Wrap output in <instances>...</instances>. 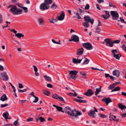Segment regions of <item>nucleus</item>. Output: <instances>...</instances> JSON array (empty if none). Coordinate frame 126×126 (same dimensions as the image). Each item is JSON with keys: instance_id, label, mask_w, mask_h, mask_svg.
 Segmentation results:
<instances>
[{"instance_id": "1", "label": "nucleus", "mask_w": 126, "mask_h": 126, "mask_svg": "<svg viewBox=\"0 0 126 126\" xmlns=\"http://www.w3.org/2000/svg\"><path fill=\"white\" fill-rule=\"evenodd\" d=\"M10 11L13 13L14 15H18L22 13L23 11L22 9L17 8V7L15 5L11 8Z\"/></svg>"}, {"instance_id": "2", "label": "nucleus", "mask_w": 126, "mask_h": 126, "mask_svg": "<svg viewBox=\"0 0 126 126\" xmlns=\"http://www.w3.org/2000/svg\"><path fill=\"white\" fill-rule=\"evenodd\" d=\"M69 74L70 75V78L75 80L76 79L77 77L76 75L78 72L75 71H69Z\"/></svg>"}, {"instance_id": "3", "label": "nucleus", "mask_w": 126, "mask_h": 126, "mask_svg": "<svg viewBox=\"0 0 126 126\" xmlns=\"http://www.w3.org/2000/svg\"><path fill=\"white\" fill-rule=\"evenodd\" d=\"M82 45L84 47L88 50H90L93 48L92 46L89 43H84L82 44Z\"/></svg>"}, {"instance_id": "4", "label": "nucleus", "mask_w": 126, "mask_h": 126, "mask_svg": "<svg viewBox=\"0 0 126 126\" xmlns=\"http://www.w3.org/2000/svg\"><path fill=\"white\" fill-rule=\"evenodd\" d=\"M94 111L90 110L89 112H88V114L89 116H92L93 118H94L95 117V115L96 114V113L95 112H98L97 110L95 107H94Z\"/></svg>"}, {"instance_id": "5", "label": "nucleus", "mask_w": 126, "mask_h": 126, "mask_svg": "<svg viewBox=\"0 0 126 126\" xmlns=\"http://www.w3.org/2000/svg\"><path fill=\"white\" fill-rule=\"evenodd\" d=\"M49 7V5L46 4L45 2L42 3L40 6V9L43 10L48 9Z\"/></svg>"}, {"instance_id": "6", "label": "nucleus", "mask_w": 126, "mask_h": 126, "mask_svg": "<svg viewBox=\"0 0 126 126\" xmlns=\"http://www.w3.org/2000/svg\"><path fill=\"white\" fill-rule=\"evenodd\" d=\"M111 15L113 19L117 20L119 17V14L116 11H111L110 12Z\"/></svg>"}, {"instance_id": "7", "label": "nucleus", "mask_w": 126, "mask_h": 126, "mask_svg": "<svg viewBox=\"0 0 126 126\" xmlns=\"http://www.w3.org/2000/svg\"><path fill=\"white\" fill-rule=\"evenodd\" d=\"M1 78L3 81L7 80L8 79V77L6 72H3L0 74Z\"/></svg>"}, {"instance_id": "8", "label": "nucleus", "mask_w": 126, "mask_h": 126, "mask_svg": "<svg viewBox=\"0 0 126 126\" xmlns=\"http://www.w3.org/2000/svg\"><path fill=\"white\" fill-rule=\"evenodd\" d=\"M85 20L88 23L90 22L91 24H93L94 20L93 18L91 19L90 17L88 16H85L84 17Z\"/></svg>"}, {"instance_id": "9", "label": "nucleus", "mask_w": 126, "mask_h": 126, "mask_svg": "<svg viewBox=\"0 0 126 126\" xmlns=\"http://www.w3.org/2000/svg\"><path fill=\"white\" fill-rule=\"evenodd\" d=\"M104 41L106 43V45L107 46H108V45H109V46L110 47H112L113 46V44H112V42L110 40V38H106L104 40Z\"/></svg>"}, {"instance_id": "10", "label": "nucleus", "mask_w": 126, "mask_h": 126, "mask_svg": "<svg viewBox=\"0 0 126 126\" xmlns=\"http://www.w3.org/2000/svg\"><path fill=\"white\" fill-rule=\"evenodd\" d=\"M65 15L64 13L62 12L61 15L58 16L57 17L58 20L60 21H62L64 19Z\"/></svg>"}, {"instance_id": "11", "label": "nucleus", "mask_w": 126, "mask_h": 126, "mask_svg": "<svg viewBox=\"0 0 126 126\" xmlns=\"http://www.w3.org/2000/svg\"><path fill=\"white\" fill-rule=\"evenodd\" d=\"M94 93L91 89H89L87 92L84 93V94L87 96H91Z\"/></svg>"}, {"instance_id": "12", "label": "nucleus", "mask_w": 126, "mask_h": 126, "mask_svg": "<svg viewBox=\"0 0 126 126\" xmlns=\"http://www.w3.org/2000/svg\"><path fill=\"white\" fill-rule=\"evenodd\" d=\"M84 49L82 48L78 49L76 54L79 55H82L83 53Z\"/></svg>"}, {"instance_id": "13", "label": "nucleus", "mask_w": 126, "mask_h": 126, "mask_svg": "<svg viewBox=\"0 0 126 126\" xmlns=\"http://www.w3.org/2000/svg\"><path fill=\"white\" fill-rule=\"evenodd\" d=\"M120 73L119 70H115L112 72V74L114 76H116L117 77L119 76Z\"/></svg>"}, {"instance_id": "14", "label": "nucleus", "mask_w": 126, "mask_h": 126, "mask_svg": "<svg viewBox=\"0 0 126 126\" xmlns=\"http://www.w3.org/2000/svg\"><path fill=\"white\" fill-rule=\"evenodd\" d=\"M102 101L106 103L107 105L109 103L111 102L112 101L111 100L110 97H108L105 99H102Z\"/></svg>"}, {"instance_id": "15", "label": "nucleus", "mask_w": 126, "mask_h": 126, "mask_svg": "<svg viewBox=\"0 0 126 126\" xmlns=\"http://www.w3.org/2000/svg\"><path fill=\"white\" fill-rule=\"evenodd\" d=\"M72 36L73 40V41L76 42H78L79 41V37L77 35H73Z\"/></svg>"}, {"instance_id": "16", "label": "nucleus", "mask_w": 126, "mask_h": 126, "mask_svg": "<svg viewBox=\"0 0 126 126\" xmlns=\"http://www.w3.org/2000/svg\"><path fill=\"white\" fill-rule=\"evenodd\" d=\"M38 24L39 25L42 26L44 25V21L43 18H39L38 19Z\"/></svg>"}, {"instance_id": "17", "label": "nucleus", "mask_w": 126, "mask_h": 126, "mask_svg": "<svg viewBox=\"0 0 126 126\" xmlns=\"http://www.w3.org/2000/svg\"><path fill=\"white\" fill-rule=\"evenodd\" d=\"M64 110L66 113L68 114L69 115L72 111L70 107H66L64 109Z\"/></svg>"}, {"instance_id": "18", "label": "nucleus", "mask_w": 126, "mask_h": 126, "mask_svg": "<svg viewBox=\"0 0 126 126\" xmlns=\"http://www.w3.org/2000/svg\"><path fill=\"white\" fill-rule=\"evenodd\" d=\"M70 116L73 117H77L76 110L74 109L72 110L69 114Z\"/></svg>"}, {"instance_id": "19", "label": "nucleus", "mask_w": 126, "mask_h": 126, "mask_svg": "<svg viewBox=\"0 0 126 126\" xmlns=\"http://www.w3.org/2000/svg\"><path fill=\"white\" fill-rule=\"evenodd\" d=\"M105 12L106 13V17H105V16H104V15H102L101 16V17H103L104 19H107L110 16V15L109 14V12L108 11H105Z\"/></svg>"}, {"instance_id": "20", "label": "nucleus", "mask_w": 126, "mask_h": 126, "mask_svg": "<svg viewBox=\"0 0 126 126\" xmlns=\"http://www.w3.org/2000/svg\"><path fill=\"white\" fill-rule=\"evenodd\" d=\"M53 106L56 108L58 111H61L63 113L64 112V111L62 110L63 108L62 107L56 106L55 105H53Z\"/></svg>"}, {"instance_id": "21", "label": "nucleus", "mask_w": 126, "mask_h": 126, "mask_svg": "<svg viewBox=\"0 0 126 126\" xmlns=\"http://www.w3.org/2000/svg\"><path fill=\"white\" fill-rule=\"evenodd\" d=\"M8 99L7 96L5 94H3L1 96L0 100L2 101H4Z\"/></svg>"}, {"instance_id": "22", "label": "nucleus", "mask_w": 126, "mask_h": 126, "mask_svg": "<svg viewBox=\"0 0 126 126\" xmlns=\"http://www.w3.org/2000/svg\"><path fill=\"white\" fill-rule=\"evenodd\" d=\"M74 101L79 103H85L86 102V101L84 100L78 99L76 98H74Z\"/></svg>"}, {"instance_id": "23", "label": "nucleus", "mask_w": 126, "mask_h": 126, "mask_svg": "<svg viewBox=\"0 0 126 126\" xmlns=\"http://www.w3.org/2000/svg\"><path fill=\"white\" fill-rule=\"evenodd\" d=\"M39 120L40 121V122H42L43 121H46L45 119L43 117H40L36 119V121L37 122Z\"/></svg>"}, {"instance_id": "24", "label": "nucleus", "mask_w": 126, "mask_h": 126, "mask_svg": "<svg viewBox=\"0 0 126 126\" xmlns=\"http://www.w3.org/2000/svg\"><path fill=\"white\" fill-rule=\"evenodd\" d=\"M118 106L121 110L124 109L126 108V106L121 103H119L118 104Z\"/></svg>"}, {"instance_id": "25", "label": "nucleus", "mask_w": 126, "mask_h": 126, "mask_svg": "<svg viewBox=\"0 0 126 126\" xmlns=\"http://www.w3.org/2000/svg\"><path fill=\"white\" fill-rule=\"evenodd\" d=\"M3 116L6 120H7V117L9 115V113L8 112H5L2 114Z\"/></svg>"}, {"instance_id": "26", "label": "nucleus", "mask_w": 126, "mask_h": 126, "mask_svg": "<svg viewBox=\"0 0 126 126\" xmlns=\"http://www.w3.org/2000/svg\"><path fill=\"white\" fill-rule=\"evenodd\" d=\"M80 74L82 75L81 77L84 79L86 78V73H85V72L83 71H80Z\"/></svg>"}, {"instance_id": "27", "label": "nucleus", "mask_w": 126, "mask_h": 126, "mask_svg": "<svg viewBox=\"0 0 126 126\" xmlns=\"http://www.w3.org/2000/svg\"><path fill=\"white\" fill-rule=\"evenodd\" d=\"M15 36L20 38L21 37H23L24 36V35L22 33H18L16 34Z\"/></svg>"}, {"instance_id": "28", "label": "nucleus", "mask_w": 126, "mask_h": 126, "mask_svg": "<svg viewBox=\"0 0 126 126\" xmlns=\"http://www.w3.org/2000/svg\"><path fill=\"white\" fill-rule=\"evenodd\" d=\"M101 86L99 88H96V92L95 93V95L96 96H97L98 94L101 91Z\"/></svg>"}, {"instance_id": "29", "label": "nucleus", "mask_w": 126, "mask_h": 126, "mask_svg": "<svg viewBox=\"0 0 126 126\" xmlns=\"http://www.w3.org/2000/svg\"><path fill=\"white\" fill-rule=\"evenodd\" d=\"M43 77L44 79L47 81H51V78L48 76L45 75Z\"/></svg>"}, {"instance_id": "30", "label": "nucleus", "mask_w": 126, "mask_h": 126, "mask_svg": "<svg viewBox=\"0 0 126 126\" xmlns=\"http://www.w3.org/2000/svg\"><path fill=\"white\" fill-rule=\"evenodd\" d=\"M44 2L46 4L49 5L52 3V0H45Z\"/></svg>"}, {"instance_id": "31", "label": "nucleus", "mask_w": 126, "mask_h": 126, "mask_svg": "<svg viewBox=\"0 0 126 126\" xmlns=\"http://www.w3.org/2000/svg\"><path fill=\"white\" fill-rule=\"evenodd\" d=\"M43 92L44 94L46 95L49 96L50 94L49 92L47 90L43 91Z\"/></svg>"}, {"instance_id": "32", "label": "nucleus", "mask_w": 126, "mask_h": 126, "mask_svg": "<svg viewBox=\"0 0 126 126\" xmlns=\"http://www.w3.org/2000/svg\"><path fill=\"white\" fill-rule=\"evenodd\" d=\"M89 60L87 58H86L83 62L82 63L83 65L84 64H87L89 62Z\"/></svg>"}, {"instance_id": "33", "label": "nucleus", "mask_w": 126, "mask_h": 126, "mask_svg": "<svg viewBox=\"0 0 126 126\" xmlns=\"http://www.w3.org/2000/svg\"><path fill=\"white\" fill-rule=\"evenodd\" d=\"M120 88L119 87H116L111 91V92H113L119 91H120Z\"/></svg>"}, {"instance_id": "34", "label": "nucleus", "mask_w": 126, "mask_h": 126, "mask_svg": "<svg viewBox=\"0 0 126 126\" xmlns=\"http://www.w3.org/2000/svg\"><path fill=\"white\" fill-rule=\"evenodd\" d=\"M83 25L86 28L89 27V25L88 23L87 22H84L82 23Z\"/></svg>"}, {"instance_id": "35", "label": "nucleus", "mask_w": 126, "mask_h": 126, "mask_svg": "<svg viewBox=\"0 0 126 126\" xmlns=\"http://www.w3.org/2000/svg\"><path fill=\"white\" fill-rule=\"evenodd\" d=\"M121 56V55L120 54H117L113 57L115 58L116 59L119 60Z\"/></svg>"}, {"instance_id": "36", "label": "nucleus", "mask_w": 126, "mask_h": 126, "mask_svg": "<svg viewBox=\"0 0 126 126\" xmlns=\"http://www.w3.org/2000/svg\"><path fill=\"white\" fill-rule=\"evenodd\" d=\"M111 52L113 54V56L117 53V51L116 49L112 50L111 51Z\"/></svg>"}, {"instance_id": "37", "label": "nucleus", "mask_w": 126, "mask_h": 126, "mask_svg": "<svg viewBox=\"0 0 126 126\" xmlns=\"http://www.w3.org/2000/svg\"><path fill=\"white\" fill-rule=\"evenodd\" d=\"M57 6L56 4L55 3H53L51 7V8H53L54 9H56L57 7Z\"/></svg>"}, {"instance_id": "38", "label": "nucleus", "mask_w": 126, "mask_h": 126, "mask_svg": "<svg viewBox=\"0 0 126 126\" xmlns=\"http://www.w3.org/2000/svg\"><path fill=\"white\" fill-rule=\"evenodd\" d=\"M13 124L15 126H17L19 124V123L18 122V119L15 121L14 123Z\"/></svg>"}, {"instance_id": "39", "label": "nucleus", "mask_w": 126, "mask_h": 126, "mask_svg": "<svg viewBox=\"0 0 126 126\" xmlns=\"http://www.w3.org/2000/svg\"><path fill=\"white\" fill-rule=\"evenodd\" d=\"M16 4L19 8H22L23 7V5L21 3H18Z\"/></svg>"}, {"instance_id": "40", "label": "nucleus", "mask_w": 126, "mask_h": 126, "mask_svg": "<svg viewBox=\"0 0 126 126\" xmlns=\"http://www.w3.org/2000/svg\"><path fill=\"white\" fill-rule=\"evenodd\" d=\"M99 116L102 118H106L107 116L101 113H100L98 114Z\"/></svg>"}, {"instance_id": "41", "label": "nucleus", "mask_w": 126, "mask_h": 126, "mask_svg": "<svg viewBox=\"0 0 126 126\" xmlns=\"http://www.w3.org/2000/svg\"><path fill=\"white\" fill-rule=\"evenodd\" d=\"M58 96L56 94H55L53 95L52 97L53 98L56 99L57 100Z\"/></svg>"}, {"instance_id": "42", "label": "nucleus", "mask_w": 126, "mask_h": 126, "mask_svg": "<svg viewBox=\"0 0 126 126\" xmlns=\"http://www.w3.org/2000/svg\"><path fill=\"white\" fill-rule=\"evenodd\" d=\"M57 100H59L63 102H65V101L63 98L60 96H58Z\"/></svg>"}, {"instance_id": "43", "label": "nucleus", "mask_w": 126, "mask_h": 126, "mask_svg": "<svg viewBox=\"0 0 126 126\" xmlns=\"http://www.w3.org/2000/svg\"><path fill=\"white\" fill-rule=\"evenodd\" d=\"M28 90V89H26L23 90L18 89V91L21 93H23L26 91Z\"/></svg>"}, {"instance_id": "44", "label": "nucleus", "mask_w": 126, "mask_h": 126, "mask_svg": "<svg viewBox=\"0 0 126 126\" xmlns=\"http://www.w3.org/2000/svg\"><path fill=\"white\" fill-rule=\"evenodd\" d=\"M120 42V41L119 40H116L114 41L113 42H112V44H118Z\"/></svg>"}, {"instance_id": "45", "label": "nucleus", "mask_w": 126, "mask_h": 126, "mask_svg": "<svg viewBox=\"0 0 126 126\" xmlns=\"http://www.w3.org/2000/svg\"><path fill=\"white\" fill-rule=\"evenodd\" d=\"M73 62L75 64L77 63V59L73 58L72 60Z\"/></svg>"}, {"instance_id": "46", "label": "nucleus", "mask_w": 126, "mask_h": 126, "mask_svg": "<svg viewBox=\"0 0 126 126\" xmlns=\"http://www.w3.org/2000/svg\"><path fill=\"white\" fill-rule=\"evenodd\" d=\"M35 98L34 100L33 101V103H36L37 102L38 100V98L35 96L34 97Z\"/></svg>"}, {"instance_id": "47", "label": "nucleus", "mask_w": 126, "mask_h": 126, "mask_svg": "<svg viewBox=\"0 0 126 126\" xmlns=\"http://www.w3.org/2000/svg\"><path fill=\"white\" fill-rule=\"evenodd\" d=\"M24 11V12L25 13H27L28 12L27 10L28 8L26 7H23L22 8Z\"/></svg>"}, {"instance_id": "48", "label": "nucleus", "mask_w": 126, "mask_h": 126, "mask_svg": "<svg viewBox=\"0 0 126 126\" xmlns=\"http://www.w3.org/2000/svg\"><path fill=\"white\" fill-rule=\"evenodd\" d=\"M114 87H115L112 84L109 85L108 87V88L109 89H111L114 88Z\"/></svg>"}, {"instance_id": "49", "label": "nucleus", "mask_w": 126, "mask_h": 126, "mask_svg": "<svg viewBox=\"0 0 126 126\" xmlns=\"http://www.w3.org/2000/svg\"><path fill=\"white\" fill-rule=\"evenodd\" d=\"M100 31V29L98 28V27H97L96 28V32H97L98 33H99V32Z\"/></svg>"}, {"instance_id": "50", "label": "nucleus", "mask_w": 126, "mask_h": 126, "mask_svg": "<svg viewBox=\"0 0 126 126\" xmlns=\"http://www.w3.org/2000/svg\"><path fill=\"white\" fill-rule=\"evenodd\" d=\"M83 59V57L81 59H77V63H81V61H82Z\"/></svg>"}, {"instance_id": "51", "label": "nucleus", "mask_w": 126, "mask_h": 126, "mask_svg": "<svg viewBox=\"0 0 126 126\" xmlns=\"http://www.w3.org/2000/svg\"><path fill=\"white\" fill-rule=\"evenodd\" d=\"M47 87L50 88H52L53 87V86L50 84H47Z\"/></svg>"}, {"instance_id": "52", "label": "nucleus", "mask_w": 126, "mask_h": 126, "mask_svg": "<svg viewBox=\"0 0 126 126\" xmlns=\"http://www.w3.org/2000/svg\"><path fill=\"white\" fill-rule=\"evenodd\" d=\"M76 112L77 117L79 115H80L82 114V113L81 112H79L78 111H77V110H76Z\"/></svg>"}, {"instance_id": "53", "label": "nucleus", "mask_w": 126, "mask_h": 126, "mask_svg": "<svg viewBox=\"0 0 126 126\" xmlns=\"http://www.w3.org/2000/svg\"><path fill=\"white\" fill-rule=\"evenodd\" d=\"M90 6L89 4H87L85 7V10H88L89 9Z\"/></svg>"}, {"instance_id": "54", "label": "nucleus", "mask_w": 126, "mask_h": 126, "mask_svg": "<svg viewBox=\"0 0 126 126\" xmlns=\"http://www.w3.org/2000/svg\"><path fill=\"white\" fill-rule=\"evenodd\" d=\"M33 120V118H29L27 119V121L29 122L30 121H32Z\"/></svg>"}, {"instance_id": "55", "label": "nucleus", "mask_w": 126, "mask_h": 126, "mask_svg": "<svg viewBox=\"0 0 126 126\" xmlns=\"http://www.w3.org/2000/svg\"><path fill=\"white\" fill-rule=\"evenodd\" d=\"M23 86L21 83H19L18 84V87L20 88H22L23 87Z\"/></svg>"}, {"instance_id": "56", "label": "nucleus", "mask_w": 126, "mask_h": 126, "mask_svg": "<svg viewBox=\"0 0 126 126\" xmlns=\"http://www.w3.org/2000/svg\"><path fill=\"white\" fill-rule=\"evenodd\" d=\"M76 15L77 16V18L78 19H80L81 18V17H80L79 14L78 13H76Z\"/></svg>"}, {"instance_id": "57", "label": "nucleus", "mask_w": 126, "mask_h": 126, "mask_svg": "<svg viewBox=\"0 0 126 126\" xmlns=\"http://www.w3.org/2000/svg\"><path fill=\"white\" fill-rule=\"evenodd\" d=\"M8 105V104H1V107L2 108L4 107L7 106Z\"/></svg>"}, {"instance_id": "58", "label": "nucleus", "mask_w": 126, "mask_h": 126, "mask_svg": "<svg viewBox=\"0 0 126 126\" xmlns=\"http://www.w3.org/2000/svg\"><path fill=\"white\" fill-rule=\"evenodd\" d=\"M33 67L34 69V71H37L38 69H37L36 66L35 65H33Z\"/></svg>"}, {"instance_id": "59", "label": "nucleus", "mask_w": 126, "mask_h": 126, "mask_svg": "<svg viewBox=\"0 0 126 126\" xmlns=\"http://www.w3.org/2000/svg\"><path fill=\"white\" fill-rule=\"evenodd\" d=\"M120 20L121 23H126V22L124 21V20L122 19L121 17H120Z\"/></svg>"}, {"instance_id": "60", "label": "nucleus", "mask_w": 126, "mask_h": 126, "mask_svg": "<svg viewBox=\"0 0 126 126\" xmlns=\"http://www.w3.org/2000/svg\"><path fill=\"white\" fill-rule=\"evenodd\" d=\"M97 2L99 3H103L104 1L103 0H97Z\"/></svg>"}, {"instance_id": "61", "label": "nucleus", "mask_w": 126, "mask_h": 126, "mask_svg": "<svg viewBox=\"0 0 126 126\" xmlns=\"http://www.w3.org/2000/svg\"><path fill=\"white\" fill-rule=\"evenodd\" d=\"M113 117H114V119H113V120L114 121H116L117 122H118V121L119 120L118 119H117V118H116V116H113Z\"/></svg>"}, {"instance_id": "62", "label": "nucleus", "mask_w": 126, "mask_h": 126, "mask_svg": "<svg viewBox=\"0 0 126 126\" xmlns=\"http://www.w3.org/2000/svg\"><path fill=\"white\" fill-rule=\"evenodd\" d=\"M2 16L1 15V14H0V23H1L2 21Z\"/></svg>"}, {"instance_id": "63", "label": "nucleus", "mask_w": 126, "mask_h": 126, "mask_svg": "<svg viewBox=\"0 0 126 126\" xmlns=\"http://www.w3.org/2000/svg\"><path fill=\"white\" fill-rule=\"evenodd\" d=\"M12 2L14 3L18 1V0H12Z\"/></svg>"}, {"instance_id": "64", "label": "nucleus", "mask_w": 126, "mask_h": 126, "mask_svg": "<svg viewBox=\"0 0 126 126\" xmlns=\"http://www.w3.org/2000/svg\"><path fill=\"white\" fill-rule=\"evenodd\" d=\"M122 94L124 96H126V93L122 92Z\"/></svg>"}]
</instances>
